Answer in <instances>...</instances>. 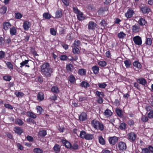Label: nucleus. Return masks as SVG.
<instances>
[{"label": "nucleus", "instance_id": "nucleus-37", "mask_svg": "<svg viewBox=\"0 0 153 153\" xmlns=\"http://www.w3.org/2000/svg\"><path fill=\"white\" fill-rule=\"evenodd\" d=\"M51 90L52 92L57 94L59 92L58 88L56 86H53L52 87Z\"/></svg>", "mask_w": 153, "mask_h": 153}, {"label": "nucleus", "instance_id": "nucleus-59", "mask_svg": "<svg viewBox=\"0 0 153 153\" xmlns=\"http://www.w3.org/2000/svg\"><path fill=\"white\" fill-rule=\"evenodd\" d=\"M6 11L7 7L5 6L2 7L1 9V12L2 14L5 13L6 12Z\"/></svg>", "mask_w": 153, "mask_h": 153}, {"label": "nucleus", "instance_id": "nucleus-23", "mask_svg": "<svg viewBox=\"0 0 153 153\" xmlns=\"http://www.w3.org/2000/svg\"><path fill=\"white\" fill-rule=\"evenodd\" d=\"M78 73L81 76H85L86 74V70L83 68L80 69L78 70Z\"/></svg>", "mask_w": 153, "mask_h": 153}, {"label": "nucleus", "instance_id": "nucleus-43", "mask_svg": "<svg viewBox=\"0 0 153 153\" xmlns=\"http://www.w3.org/2000/svg\"><path fill=\"white\" fill-rule=\"evenodd\" d=\"M100 24L101 27V28L104 29L106 26V22L104 20H102Z\"/></svg>", "mask_w": 153, "mask_h": 153}, {"label": "nucleus", "instance_id": "nucleus-5", "mask_svg": "<svg viewBox=\"0 0 153 153\" xmlns=\"http://www.w3.org/2000/svg\"><path fill=\"white\" fill-rule=\"evenodd\" d=\"M148 113V117L150 119L153 118V109H152V107L149 106L148 105L145 108Z\"/></svg>", "mask_w": 153, "mask_h": 153}, {"label": "nucleus", "instance_id": "nucleus-39", "mask_svg": "<svg viewBox=\"0 0 153 153\" xmlns=\"http://www.w3.org/2000/svg\"><path fill=\"white\" fill-rule=\"evenodd\" d=\"M116 112L117 115L119 117H122L123 115L122 111L119 108H117L116 110Z\"/></svg>", "mask_w": 153, "mask_h": 153}, {"label": "nucleus", "instance_id": "nucleus-31", "mask_svg": "<svg viewBox=\"0 0 153 153\" xmlns=\"http://www.w3.org/2000/svg\"><path fill=\"white\" fill-rule=\"evenodd\" d=\"M94 136L93 134H86L85 138L86 140H92L94 139Z\"/></svg>", "mask_w": 153, "mask_h": 153}, {"label": "nucleus", "instance_id": "nucleus-28", "mask_svg": "<svg viewBox=\"0 0 153 153\" xmlns=\"http://www.w3.org/2000/svg\"><path fill=\"white\" fill-rule=\"evenodd\" d=\"M15 94L17 97H22L24 95V93L22 92H19L17 91H16L14 93Z\"/></svg>", "mask_w": 153, "mask_h": 153}, {"label": "nucleus", "instance_id": "nucleus-62", "mask_svg": "<svg viewBox=\"0 0 153 153\" xmlns=\"http://www.w3.org/2000/svg\"><path fill=\"white\" fill-rule=\"evenodd\" d=\"M60 58L62 60H65L68 58V57L65 55H62L60 56Z\"/></svg>", "mask_w": 153, "mask_h": 153}, {"label": "nucleus", "instance_id": "nucleus-13", "mask_svg": "<svg viewBox=\"0 0 153 153\" xmlns=\"http://www.w3.org/2000/svg\"><path fill=\"white\" fill-rule=\"evenodd\" d=\"M133 65L134 67L137 70L141 69L142 65L138 61H135L133 63Z\"/></svg>", "mask_w": 153, "mask_h": 153}, {"label": "nucleus", "instance_id": "nucleus-11", "mask_svg": "<svg viewBox=\"0 0 153 153\" xmlns=\"http://www.w3.org/2000/svg\"><path fill=\"white\" fill-rule=\"evenodd\" d=\"M131 29L132 32L134 33H137L140 31V26L137 24H136L132 26Z\"/></svg>", "mask_w": 153, "mask_h": 153}, {"label": "nucleus", "instance_id": "nucleus-58", "mask_svg": "<svg viewBox=\"0 0 153 153\" xmlns=\"http://www.w3.org/2000/svg\"><path fill=\"white\" fill-rule=\"evenodd\" d=\"M108 10V9L106 7H102L98 11L99 13H103L105 11H106Z\"/></svg>", "mask_w": 153, "mask_h": 153}, {"label": "nucleus", "instance_id": "nucleus-45", "mask_svg": "<svg viewBox=\"0 0 153 153\" xmlns=\"http://www.w3.org/2000/svg\"><path fill=\"white\" fill-rule=\"evenodd\" d=\"M98 64L101 67H104L106 65L107 63L104 61H100L98 62Z\"/></svg>", "mask_w": 153, "mask_h": 153}, {"label": "nucleus", "instance_id": "nucleus-27", "mask_svg": "<svg viewBox=\"0 0 153 153\" xmlns=\"http://www.w3.org/2000/svg\"><path fill=\"white\" fill-rule=\"evenodd\" d=\"M92 70L94 74H97L99 72V68L98 66L95 65L92 67Z\"/></svg>", "mask_w": 153, "mask_h": 153}, {"label": "nucleus", "instance_id": "nucleus-1", "mask_svg": "<svg viewBox=\"0 0 153 153\" xmlns=\"http://www.w3.org/2000/svg\"><path fill=\"white\" fill-rule=\"evenodd\" d=\"M42 74L47 77H50L51 74L53 72V69L50 67L49 64L46 62L40 66Z\"/></svg>", "mask_w": 153, "mask_h": 153}, {"label": "nucleus", "instance_id": "nucleus-30", "mask_svg": "<svg viewBox=\"0 0 153 153\" xmlns=\"http://www.w3.org/2000/svg\"><path fill=\"white\" fill-rule=\"evenodd\" d=\"M69 81L71 83H74L76 81V79L74 75H71L68 77Z\"/></svg>", "mask_w": 153, "mask_h": 153}, {"label": "nucleus", "instance_id": "nucleus-26", "mask_svg": "<svg viewBox=\"0 0 153 153\" xmlns=\"http://www.w3.org/2000/svg\"><path fill=\"white\" fill-rule=\"evenodd\" d=\"M27 115L28 117H30L33 119H35L37 117L36 115V114L30 111H28L27 112Z\"/></svg>", "mask_w": 153, "mask_h": 153}, {"label": "nucleus", "instance_id": "nucleus-52", "mask_svg": "<svg viewBox=\"0 0 153 153\" xmlns=\"http://www.w3.org/2000/svg\"><path fill=\"white\" fill-rule=\"evenodd\" d=\"M15 16L16 19H20L22 17V15L19 13H15Z\"/></svg>", "mask_w": 153, "mask_h": 153}, {"label": "nucleus", "instance_id": "nucleus-15", "mask_svg": "<svg viewBox=\"0 0 153 153\" xmlns=\"http://www.w3.org/2000/svg\"><path fill=\"white\" fill-rule=\"evenodd\" d=\"M3 29L5 30H7L10 27L11 24L9 22H4L3 24Z\"/></svg>", "mask_w": 153, "mask_h": 153}, {"label": "nucleus", "instance_id": "nucleus-38", "mask_svg": "<svg viewBox=\"0 0 153 153\" xmlns=\"http://www.w3.org/2000/svg\"><path fill=\"white\" fill-rule=\"evenodd\" d=\"M43 16V18L47 19H49L51 18V15L48 13H44Z\"/></svg>", "mask_w": 153, "mask_h": 153}, {"label": "nucleus", "instance_id": "nucleus-10", "mask_svg": "<svg viewBox=\"0 0 153 153\" xmlns=\"http://www.w3.org/2000/svg\"><path fill=\"white\" fill-rule=\"evenodd\" d=\"M134 13V12L131 8L128 9L126 12L125 13V17L127 19L131 18L132 17Z\"/></svg>", "mask_w": 153, "mask_h": 153}, {"label": "nucleus", "instance_id": "nucleus-56", "mask_svg": "<svg viewBox=\"0 0 153 153\" xmlns=\"http://www.w3.org/2000/svg\"><path fill=\"white\" fill-rule=\"evenodd\" d=\"M86 134V133L85 131H82L80 132L79 137L81 138H85Z\"/></svg>", "mask_w": 153, "mask_h": 153}, {"label": "nucleus", "instance_id": "nucleus-40", "mask_svg": "<svg viewBox=\"0 0 153 153\" xmlns=\"http://www.w3.org/2000/svg\"><path fill=\"white\" fill-rule=\"evenodd\" d=\"M81 44V43L80 41L78 39L75 40L73 44L74 47H79Z\"/></svg>", "mask_w": 153, "mask_h": 153}, {"label": "nucleus", "instance_id": "nucleus-46", "mask_svg": "<svg viewBox=\"0 0 153 153\" xmlns=\"http://www.w3.org/2000/svg\"><path fill=\"white\" fill-rule=\"evenodd\" d=\"M15 123L19 126H22L24 123L23 121L19 119H17L15 120Z\"/></svg>", "mask_w": 153, "mask_h": 153}, {"label": "nucleus", "instance_id": "nucleus-17", "mask_svg": "<svg viewBox=\"0 0 153 153\" xmlns=\"http://www.w3.org/2000/svg\"><path fill=\"white\" fill-rule=\"evenodd\" d=\"M138 24L141 26L145 25L147 24V22L145 19L143 18H141L138 22Z\"/></svg>", "mask_w": 153, "mask_h": 153}, {"label": "nucleus", "instance_id": "nucleus-33", "mask_svg": "<svg viewBox=\"0 0 153 153\" xmlns=\"http://www.w3.org/2000/svg\"><path fill=\"white\" fill-rule=\"evenodd\" d=\"M62 15V12L60 10H57L55 13V17L57 18H60Z\"/></svg>", "mask_w": 153, "mask_h": 153}, {"label": "nucleus", "instance_id": "nucleus-2", "mask_svg": "<svg viewBox=\"0 0 153 153\" xmlns=\"http://www.w3.org/2000/svg\"><path fill=\"white\" fill-rule=\"evenodd\" d=\"M91 124L92 126L96 129L101 131H102L104 129V126L103 124L96 120H92Z\"/></svg>", "mask_w": 153, "mask_h": 153}, {"label": "nucleus", "instance_id": "nucleus-36", "mask_svg": "<svg viewBox=\"0 0 153 153\" xmlns=\"http://www.w3.org/2000/svg\"><path fill=\"white\" fill-rule=\"evenodd\" d=\"M66 69L67 70L68 72L71 71L73 69V66L71 64H69L67 65Z\"/></svg>", "mask_w": 153, "mask_h": 153}, {"label": "nucleus", "instance_id": "nucleus-8", "mask_svg": "<svg viewBox=\"0 0 153 153\" xmlns=\"http://www.w3.org/2000/svg\"><path fill=\"white\" fill-rule=\"evenodd\" d=\"M135 44L137 45H140L142 44L141 38L139 36H136L133 38Z\"/></svg>", "mask_w": 153, "mask_h": 153}, {"label": "nucleus", "instance_id": "nucleus-16", "mask_svg": "<svg viewBox=\"0 0 153 153\" xmlns=\"http://www.w3.org/2000/svg\"><path fill=\"white\" fill-rule=\"evenodd\" d=\"M61 142L68 149L71 148V145L70 142L67 141L66 140H62Z\"/></svg>", "mask_w": 153, "mask_h": 153}, {"label": "nucleus", "instance_id": "nucleus-32", "mask_svg": "<svg viewBox=\"0 0 153 153\" xmlns=\"http://www.w3.org/2000/svg\"><path fill=\"white\" fill-rule=\"evenodd\" d=\"M127 125L126 124L123 122L120 124V126H119V128L121 130H125L127 128Z\"/></svg>", "mask_w": 153, "mask_h": 153}, {"label": "nucleus", "instance_id": "nucleus-24", "mask_svg": "<svg viewBox=\"0 0 153 153\" xmlns=\"http://www.w3.org/2000/svg\"><path fill=\"white\" fill-rule=\"evenodd\" d=\"M87 119V114L85 113H82L79 116V120L82 121L85 120Z\"/></svg>", "mask_w": 153, "mask_h": 153}, {"label": "nucleus", "instance_id": "nucleus-18", "mask_svg": "<svg viewBox=\"0 0 153 153\" xmlns=\"http://www.w3.org/2000/svg\"><path fill=\"white\" fill-rule=\"evenodd\" d=\"M96 25V24L94 22L91 21L88 23V28L89 29H94Z\"/></svg>", "mask_w": 153, "mask_h": 153}, {"label": "nucleus", "instance_id": "nucleus-20", "mask_svg": "<svg viewBox=\"0 0 153 153\" xmlns=\"http://www.w3.org/2000/svg\"><path fill=\"white\" fill-rule=\"evenodd\" d=\"M77 17L79 21H82L85 19L84 14L81 12L77 14Z\"/></svg>", "mask_w": 153, "mask_h": 153}, {"label": "nucleus", "instance_id": "nucleus-6", "mask_svg": "<svg viewBox=\"0 0 153 153\" xmlns=\"http://www.w3.org/2000/svg\"><path fill=\"white\" fill-rule=\"evenodd\" d=\"M118 140V138L115 136L109 137L108 141L109 144L112 145H115Z\"/></svg>", "mask_w": 153, "mask_h": 153}, {"label": "nucleus", "instance_id": "nucleus-21", "mask_svg": "<svg viewBox=\"0 0 153 153\" xmlns=\"http://www.w3.org/2000/svg\"><path fill=\"white\" fill-rule=\"evenodd\" d=\"M112 114V113L111 110L107 109L104 112V115L107 117H111Z\"/></svg>", "mask_w": 153, "mask_h": 153}, {"label": "nucleus", "instance_id": "nucleus-49", "mask_svg": "<svg viewBox=\"0 0 153 153\" xmlns=\"http://www.w3.org/2000/svg\"><path fill=\"white\" fill-rule=\"evenodd\" d=\"M36 108L37 110V112L39 114H41L43 110V109L39 106H37Z\"/></svg>", "mask_w": 153, "mask_h": 153}, {"label": "nucleus", "instance_id": "nucleus-19", "mask_svg": "<svg viewBox=\"0 0 153 153\" xmlns=\"http://www.w3.org/2000/svg\"><path fill=\"white\" fill-rule=\"evenodd\" d=\"M17 30L14 26H13L10 29V32L11 36H13L16 34Z\"/></svg>", "mask_w": 153, "mask_h": 153}, {"label": "nucleus", "instance_id": "nucleus-25", "mask_svg": "<svg viewBox=\"0 0 153 153\" xmlns=\"http://www.w3.org/2000/svg\"><path fill=\"white\" fill-rule=\"evenodd\" d=\"M38 134L40 137H45L47 134L46 131L44 130H40L38 133Z\"/></svg>", "mask_w": 153, "mask_h": 153}, {"label": "nucleus", "instance_id": "nucleus-35", "mask_svg": "<svg viewBox=\"0 0 153 153\" xmlns=\"http://www.w3.org/2000/svg\"><path fill=\"white\" fill-rule=\"evenodd\" d=\"M98 140L100 144L102 145L105 144V141L101 136H100L98 137Z\"/></svg>", "mask_w": 153, "mask_h": 153}, {"label": "nucleus", "instance_id": "nucleus-60", "mask_svg": "<svg viewBox=\"0 0 153 153\" xmlns=\"http://www.w3.org/2000/svg\"><path fill=\"white\" fill-rule=\"evenodd\" d=\"M142 153H150V151L148 149L144 148L142 149Z\"/></svg>", "mask_w": 153, "mask_h": 153}, {"label": "nucleus", "instance_id": "nucleus-41", "mask_svg": "<svg viewBox=\"0 0 153 153\" xmlns=\"http://www.w3.org/2000/svg\"><path fill=\"white\" fill-rule=\"evenodd\" d=\"M126 36V34L123 32H121L118 33L117 36L120 39H123Z\"/></svg>", "mask_w": 153, "mask_h": 153}, {"label": "nucleus", "instance_id": "nucleus-53", "mask_svg": "<svg viewBox=\"0 0 153 153\" xmlns=\"http://www.w3.org/2000/svg\"><path fill=\"white\" fill-rule=\"evenodd\" d=\"M50 33L52 35L56 36V31L54 28H51L50 29Z\"/></svg>", "mask_w": 153, "mask_h": 153}, {"label": "nucleus", "instance_id": "nucleus-42", "mask_svg": "<svg viewBox=\"0 0 153 153\" xmlns=\"http://www.w3.org/2000/svg\"><path fill=\"white\" fill-rule=\"evenodd\" d=\"M53 149L55 151L59 152L60 150V147L59 145L56 144L53 147Z\"/></svg>", "mask_w": 153, "mask_h": 153}, {"label": "nucleus", "instance_id": "nucleus-64", "mask_svg": "<svg viewBox=\"0 0 153 153\" xmlns=\"http://www.w3.org/2000/svg\"><path fill=\"white\" fill-rule=\"evenodd\" d=\"M27 140L29 142H33V138L31 136L27 135L26 137Z\"/></svg>", "mask_w": 153, "mask_h": 153}, {"label": "nucleus", "instance_id": "nucleus-34", "mask_svg": "<svg viewBox=\"0 0 153 153\" xmlns=\"http://www.w3.org/2000/svg\"><path fill=\"white\" fill-rule=\"evenodd\" d=\"M124 63L127 68L130 67L131 64V62L129 59L125 60L124 61Z\"/></svg>", "mask_w": 153, "mask_h": 153}, {"label": "nucleus", "instance_id": "nucleus-12", "mask_svg": "<svg viewBox=\"0 0 153 153\" xmlns=\"http://www.w3.org/2000/svg\"><path fill=\"white\" fill-rule=\"evenodd\" d=\"M136 81L137 82L143 86H145L147 84V82L146 79L143 78L137 79Z\"/></svg>", "mask_w": 153, "mask_h": 153}, {"label": "nucleus", "instance_id": "nucleus-54", "mask_svg": "<svg viewBox=\"0 0 153 153\" xmlns=\"http://www.w3.org/2000/svg\"><path fill=\"white\" fill-rule=\"evenodd\" d=\"M98 86L100 88H104L107 86V84L105 83H98Z\"/></svg>", "mask_w": 153, "mask_h": 153}, {"label": "nucleus", "instance_id": "nucleus-14", "mask_svg": "<svg viewBox=\"0 0 153 153\" xmlns=\"http://www.w3.org/2000/svg\"><path fill=\"white\" fill-rule=\"evenodd\" d=\"M15 132L19 135H20L23 132V130L19 127H15L13 129Z\"/></svg>", "mask_w": 153, "mask_h": 153}, {"label": "nucleus", "instance_id": "nucleus-3", "mask_svg": "<svg viewBox=\"0 0 153 153\" xmlns=\"http://www.w3.org/2000/svg\"><path fill=\"white\" fill-rule=\"evenodd\" d=\"M117 148L120 151H125L126 149V143L123 141L119 142L117 146Z\"/></svg>", "mask_w": 153, "mask_h": 153}, {"label": "nucleus", "instance_id": "nucleus-44", "mask_svg": "<svg viewBox=\"0 0 153 153\" xmlns=\"http://www.w3.org/2000/svg\"><path fill=\"white\" fill-rule=\"evenodd\" d=\"M146 45H151L152 44V40L150 38L146 37V40L145 42Z\"/></svg>", "mask_w": 153, "mask_h": 153}, {"label": "nucleus", "instance_id": "nucleus-57", "mask_svg": "<svg viewBox=\"0 0 153 153\" xmlns=\"http://www.w3.org/2000/svg\"><path fill=\"white\" fill-rule=\"evenodd\" d=\"M3 79L6 81H9L11 79V77L10 76H5L3 77Z\"/></svg>", "mask_w": 153, "mask_h": 153}, {"label": "nucleus", "instance_id": "nucleus-7", "mask_svg": "<svg viewBox=\"0 0 153 153\" xmlns=\"http://www.w3.org/2000/svg\"><path fill=\"white\" fill-rule=\"evenodd\" d=\"M31 23L28 21L25 20L23 22V27L24 30L28 31L30 28Z\"/></svg>", "mask_w": 153, "mask_h": 153}, {"label": "nucleus", "instance_id": "nucleus-22", "mask_svg": "<svg viewBox=\"0 0 153 153\" xmlns=\"http://www.w3.org/2000/svg\"><path fill=\"white\" fill-rule=\"evenodd\" d=\"M44 94L42 92H39L37 96V100L39 101H41L44 99Z\"/></svg>", "mask_w": 153, "mask_h": 153}, {"label": "nucleus", "instance_id": "nucleus-4", "mask_svg": "<svg viewBox=\"0 0 153 153\" xmlns=\"http://www.w3.org/2000/svg\"><path fill=\"white\" fill-rule=\"evenodd\" d=\"M127 136L128 140L131 142H133L136 140L137 135L134 133L131 132L128 134Z\"/></svg>", "mask_w": 153, "mask_h": 153}, {"label": "nucleus", "instance_id": "nucleus-9", "mask_svg": "<svg viewBox=\"0 0 153 153\" xmlns=\"http://www.w3.org/2000/svg\"><path fill=\"white\" fill-rule=\"evenodd\" d=\"M140 9L143 14H148L151 11L150 8L148 6L145 4H143V6L140 7Z\"/></svg>", "mask_w": 153, "mask_h": 153}, {"label": "nucleus", "instance_id": "nucleus-61", "mask_svg": "<svg viewBox=\"0 0 153 153\" xmlns=\"http://www.w3.org/2000/svg\"><path fill=\"white\" fill-rule=\"evenodd\" d=\"M73 10L74 13L76 14L80 12L76 7H74L73 8Z\"/></svg>", "mask_w": 153, "mask_h": 153}, {"label": "nucleus", "instance_id": "nucleus-47", "mask_svg": "<svg viewBox=\"0 0 153 153\" xmlns=\"http://www.w3.org/2000/svg\"><path fill=\"white\" fill-rule=\"evenodd\" d=\"M6 64L7 67L10 71L13 69V65L11 62H7L6 63Z\"/></svg>", "mask_w": 153, "mask_h": 153}, {"label": "nucleus", "instance_id": "nucleus-55", "mask_svg": "<svg viewBox=\"0 0 153 153\" xmlns=\"http://www.w3.org/2000/svg\"><path fill=\"white\" fill-rule=\"evenodd\" d=\"M29 60H25L24 61H23L21 63H20V67L21 68H22L23 66L27 64Z\"/></svg>", "mask_w": 153, "mask_h": 153}, {"label": "nucleus", "instance_id": "nucleus-50", "mask_svg": "<svg viewBox=\"0 0 153 153\" xmlns=\"http://www.w3.org/2000/svg\"><path fill=\"white\" fill-rule=\"evenodd\" d=\"M96 94L99 97H103L104 96V94L103 92H100L98 91H96Z\"/></svg>", "mask_w": 153, "mask_h": 153}, {"label": "nucleus", "instance_id": "nucleus-48", "mask_svg": "<svg viewBox=\"0 0 153 153\" xmlns=\"http://www.w3.org/2000/svg\"><path fill=\"white\" fill-rule=\"evenodd\" d=\"M33 151L34 153H42L43 150L39 148H36L33 149Z\"/></svg>", "mask_w": 153, "mask_h": 153}, {"label": "nucleus", "instance_id": "nucleus-29", "mask_svg": "<svg viewBox=\"0 0 153 153\" xmlns=\"http://www.w3.org/2000/svg\"><path fill=\"white\" fill-rule=\"evenodd\" d=\"M80 86L84 88H87L90 86V84L86 82L82 81L80 83Z\"/></svg>", "mask_w": 153, "mask_h": 153}, {"label": "nucleus", "instance_id": "nucleus-63", "mask_svg": "<svg viewBox=\"0 0 153 153\" xmlns=\"http://www.w3.org/2000/svg\"><path fill=\"white\" fill-rule=\"evenodd\" d=\"M17 146L18 149L21 150H23L24 149V147L23 146L19 143L17 144Z\"/></svg>", "mask_w": 153, "mask_h": 153}, {"label": "nucleus", "instance_id": "nucleus-51", "mask_svg": "<svg viewBox=\"0 0 153 153\" xmlns=\"http://www.w3.org/2000/svg\"><path fill=\"white\" fill-rule=\"evenodd\" d=\"M72 51L74 54H78L79 52V50L77 47H74L72 49Z\"/></svg>", "mask_w": 153, "mask_h": 153}]
</instances>
